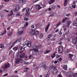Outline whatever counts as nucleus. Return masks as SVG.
<instances>
[{"instance_id": "f257e3e1", "label": "nucleus", "mask_w": 77, "mask_h": 77, "mask_svg": "<svg viewBox=\"0 0 77 77\" xmlns=\"http://www.w3.org/2000/svg\"><path fill=\"white\" fill-rule=\"evenodd\" d=\"M11 65L9 63H5L4 64V65L2 66V68L4 69H8V68L10 67Z\"/></svg>"}, {"instance_id": "f03ea898", "label": "nucleus", "mask_w": 77, "mask_h": 77, "mask_svg": "<svg viewBox=\"0 0 77 77\" xmlns=\"http://www.w3.org/2000/svg\"><path fill=\"white\" fill-rule=\"evenodd\" d=\"M26 45V47H28L30 48L32 47V45L30 44V42L29 41H26L24 42L23 44V46Z\"/></svg>"}, {"instance_id": "7ed1b4c3", "label": "nucleus", "mask_w": 77, "mask_h": 77, "mask_svg": "<svg viewBox=\"0 0 77 77\" xmlns=\"http://www.w3.org/2000/svg\"><path fill=\"white\" fill-rule=\"evenodd\" d=\"M45 62L44 61L42 62V63L40 64V66H41V67H42L44 69H47L48 67L45 64Z\"/></svg>"}, {"instance_id": "20e7f679", "label": "nucleus", "mask_w": 77, "mask_h": 77, "mask_svg": "<svg viewBox=\"0 0 77 77\" xmlns=\"http://www.w3.org/2000/svg\"><path fill=\"white\" fill-rule=\"evenodd\" d=\"M32 48H33L34 50H38L40 49V47L39 46H37L35 45H34L32 46Z\"/></svg>"}, {"instance_id": "39448f33", "label": "nucleus", "mask_w": 77, "mask_h": 77, "mask_svg": "<svg viewBox=\"0 0 77 77\" xmlns=\"http://www.w3.org/2000/svg\"><path fill=\"white\" fill-rule=\"evenodd\" d=\"M57 71H58V70L57 69L54 68L52 70L51 72L52 74L56 75H57Z\"/></svg>"}, {"instance_id": "423d86ee", "label": "nucleus", "mask_w": 77, "mask_h": 77, "mask_svg": "<svg viewBox=\"0 0 77 77\" xmlns=\"http://www.w3.org/2000/svg\"><path fill=\"white\" fill-rule=\"evenodd\" d=\"M19 8L20 7L19 5H16L15 7V8L14 9V12H17V11H19Z\"/></svg>"}, {"instance_id": "0eeeda50", "label": "nucleus", "mask_w": 77, "mask_h": 77, "mask_svg": "<svg viewBox=\"0 0 77 77\" xmlns=\"http://www.w3.org/2000/svg\"><path fill=\"white\" fill-rule=\"evenodd\" d=\"M71 51V50L67 49L64 52V54H67L69 53H70V52Z\"/></svg>"}, {"instance_id": "6e6552de", "label": "nucleus", "mask_w": 77, "mask_h": 77, "mask_svg": "<svg viewBox=\"0 0 77 77\" xmlns=\"http://www.w3.org/2000/svg\"><path fill=\"white\" fill-rule=\"evenodd\" d=\"M50 24H48L46 26L45 28V32H48V28L50 26Z\"/></svg>"}, {"instance_id": "1a4fd4ad", "label": "nucleus", "mask_w": 77, "mask_h": 77, "mask_svg": "<svg viewBox=\"0 0 77 77\" xmlns=\"http://www.w3.org/2000/svg\"><path fill=\"white\" fill-rule=\"evenodd\" d=\"M31 30L32 31H30L29 32L30 35L31 36H33V35H34V33H33V31H34L35 30V29H31Z\"/></svg>"}, {"instance_id": "9d476101", "label": "nucleus", "mask_w": 77, "mask_h": 77, "mask_svg": "<svg viewBox=\"0 0 77 77\" xmlns=\"http://www.w3.org/2000/svg\"><path fill=\"white\" fill-rule=\"evenodd\" d=\"M13 10H11V11L10 13H9V14H8V17H10V16H12V15H13L14 14V12H13Z\"/></svg>"}, {"instance_id": "9b49d317", "label": "nucleus", "mask_w": 77, "mask_h": 77, "mask_svg": "<svg viewBox=\"0 0 77 77\" xmlns=\"http://www.w3.org/2000/svg\"><path fill=\"white\" fill-rule=\"evenodd\" d=\"M35 8L37 10H39L41 9H42V7H41L39 5H36Z\"/></svg>"}, {"instance_id": "f8f14e48", "label": "nucleus", "mask_w": 77, "mask_h": 77, "mask_svg": "<svg viewBox=\"0 0 77 77\" xmlns=\"http://www.w3.org/2000/svg\"><path fill=\"white\" fill-rule=\"evenodd\" d=\"M22 59H20L19 58H17L16 59V63H20V60H21Z\"/></svg>"}, {"instance_id": "ddd939ff", "label": "nucleus", "mask_w": 77, "mask_h": 77, "mask_svg": "<svg viewBox=\"0 0 77 77\" xmlns=\"http://www.w3.org/2000/svg\"><path fill=\"white\" fill-rule=\"evenodd\" d=\"M53 36V34H49L47 37V40L48 41L50 39V37Z\"/></svg>"}, {"instance_id": "4468645a", "label": "nucleus", "mask_w": 77, "mask_h": 77, "mask_svg": "<svg viewBox=\"0 0 77 77\" xmlns=\"http://www.w3.org/2000/svg\"><path fill=\"white\" fill-rule=\"evenodd\" d=\"M34 35H35V36H37V35H39V32L38 31H35L34 32Z\"/></svg>"}, {"instance_id": "2eb2a0df", "label": "nucleus", "mask_w": 77, "mask_h": 77, "mask_svg": "<svg viewBox=\"0 0 77 77\" xmlns=\"http://www.w3.org/2000/svg\"><path fill=\"white\" fill-rule=\"evenodd\" d=\"M24 56H25V53H23L22 55H21L20 56V59H21V60H22V59H23V58H24Z\"/></svg>"}, {"instance_id": "dca6fc26", "label": "nucleus", "mask_w": 77, "mask_h": 77, "mask_svg": "<svg viewBox=\"0 0 77 77\" xmlns=\"http://www.w3.org/2000/svg\"><path fill=\"white\" fill-rule=\"evenodd\" d=\"M54 1H55V0H49L48 1V3L49 5H51V4L54 3Z\"/></svg>"}, {"instance_id": "f3484780", "label": "nucleus", "mask_w": 77, "mask_h": 77, "mask_svg": "<svg viewBox=\"0 0 77 77\" xmlns=\"http://www.w3.org/2000/svg\"><path fill=\"white\" fill-rule=\"evenodd\" d=\"M68 56L69 59H71L73 57V55L72 54H69Z\"/></svg>"}, {"instance_id": "a211bd4d", "label": "nucleus", "mask_w": 77, "mask_h": 77, "mask_svg": "<svg viewBox=\"0 0 77 77\" xmlns=\"http://www.w3.org/2000/svg\"><path fill=\"white\" fill-rule=\"evenodd\" d=\"M23 33H24L23 31H20L18 32V34L19 35H22Z\"/></svg>"}, {"instance_id": "6ab92c4d", "label": "nucleus", "mask_w": 77, "mask_h": 77, "mask_svg": "<svg viewBox=\"0 0 77 77\" xmlns=\"http://www.w3.org/2000/svg\"><path fill=\"white\" fill-rule=\"evenodd\" d=\"M50 51H51L50 50L48 51V50H46L44 51V54H47V53H50Z\"/></svg>"}, {"instance_id": "aec40b11", "label": "nucleus", "mask_w": 77, "mask_h": 77, "mask_svg": "<svg viewBox=\"0 0 77 77\" xmlns=\"http://www.w3.org/2000/svg\"><path fill=\"white\" fill-rule=\"evenodd\" d=\"M13 50H14V51H17L18 49V46L17 47H15L14 48H13Z\"/></svg>"}, {"instance_id": "412c9836", "label": "nucleus", "mask_w": 77, "mask_h": 77, "mask_svg": "<svg viewBox=\"0 0 77 77\" xmlns=\"http://www.w3.org/2000/svg\"><path fill=\"white\" fill-rule=\"evenodd\" d=\"M67 67H68L67 66V65H64L63 66V68L64 70H67Z\"/></svg>"}, {"instance_id": "4be33fe9", "label": "nucleus", "mask_w": 77, "mask_h": 77, "mask_svg": "<svg viewBox=\"0 0 77 77\" xmlns=\"http://www.w3.org/2000/svg\"><path fill=\"white\" fill-rule=\"evenodd\" d=\"M38 51H39L38 50V49H37L36 50H35V54L36 56H38V55H39V52H38Z\"/></svg>"}, {"instance_id": "5701e85b", "label": "nucleus", "mask_w": 77, "mask_h": 77, "mask_svg": "<svg viewBox=\"0 0 77 77\" xmlns=\"http://www.w3.org/2000/svg\"><path fill=\"white\" fill-rule=\"evenodd\" d=\"M71 23H72L71 21L70 20L68 21L67 22V27H69V24H71Z\"/></svg>"}, {"instance_id": "b1692460", "label": "nucleus", "mask_w": 77, "mask_h": 77, "mask_svg": "<svg viewBox=\"0 0 77 77\" xmlns=\"http://www.w3.org/2000/svg\"><path fill=\"white\" fill-rule=\"evenodd\" d=\"M68 0H65L64 2V6H66V5H67V4H68V2H67Z\"/></svg>"}, {"instance_id": "393cba45", "label": "nucleus", "mask_w": 77, "mask_h": 77, "mask_svg": "<svg viewBox=\"0 0 77 77\" xmlns=\"http://www.w3.org/2000/svg\"><path fill=\"white\" fill-rule=\"evenodd\" d=\"M55 54H56V53H53V54H52L51 55V57L52 58V59H53L54 57H55Z\"/></svg>"}, {"instance_id": "a878e982", "label": "nucleus", "mask_w": 77, "mask_h": 77, "mask_svg": "<svg viewBox=\"0 0 77 77\" xmlns=\"http://www.w3.org/2000/svg\"><path fill=\"white\" fill-rule=\"evenodd\" d=\"M68 18L67 17H65V18L63 19L62 21L63 23H65V21H66V20H68Z\"/></svg>"}, {"instance_id": "bb28decb", "label": "nucleus", "mask_w": 77, "mask_h": 77, "mask_svg": "<svg viewBox=\"0 0 77 77\" xmlns=\"http://www.w3.org/2000/svg\"><path fill=\"white\" fill-rule=\"evenodd\" d=\"M50 8H51L52 9H55V5H54L51 6L50 7Z\"/></svg>"}, {"instance_id": "cd10ccee", "label": "nucleus", "mask_w": 77, "mask_h": 77, "mask_svg": "<svg viewBox=\"0 0 77 77\" xmlns=\"http://www.w3.org/2000/svg\"><path fill=\"white\" fill-rule=\"evenodd\" d=\"M68 74L69 76H72L73 75V72H69Z\"/></svg>"}, {"instance_id": "c85d7f7f", "label": "nucleus", "mask_w": 77, "mask_h": 77, "mask_svg": "<svg viewBox=\"0 0 77 77\" xmlns=\"http://www.w3.org/2000/svg\"><path fill=\"white\" fill-rule=\"evenodd\" d=\"M72 44H75V45L77 43V42L75 40V39L74 40H73L72 41Z\"/></svg>"}, {"instance_id": "c756f323", "label": "nucleus", "mask_w": 77, "mask_h": 77, "mask_svg": "<svg viewBox=\"0 0 77 77\" xmlns=\"http://www.w3.org/2000/svg\"><path fill=\"white\" fill-rule=\"evenodd\" d=\"M19 2L20 3H23L25 2V1L24 0H20L19 1Z\"/></svg>"}, {"instance_id": "7c9ffc66", "label": "nucleus", "mask_w": 77, "mask_h": 77, "mask_svg": "<svg viewBox=\"0 0 77 77\" xmlns=\"http://www.w3.org/2000/svg\"><path fill=\"white\" fill-rule=\"evenodd\" d=\"M28 70H29V68H25L24 70V72H27Z\"/></svg>"}, {"instance_id": "2f4dec72", "label": "nucleus", "mask_w": 77, "mask_h": 77, "mask_svg": "<svg viewBox=\"0 0 77 77\" xmlns=\"http://www.w3.org/2000/svg\"><path fill=\"white\" fill-rule=\"evenodd\" d=\"M12 31H10L8 34V36H11V35H12Z\"/></svg>"}, {"instance_id": "473e14b6", "label": "nucleus", "mask_w": 77, "mask_h": 77, "mask_svg": "<svg viewBox=\"0 0 77 77\" xmlns=\"http://www.w3.org/2000/svg\"><path fill=\"white\" fill-rule=\"evenodd\" d=\"M73 25L74 26H76V27H77V23L75 22L74 23H73Z\"/></svg>"}, {"instance_id": "72a5a7b5", "label": "nucleus", "mask_w": 77, "mask_h": 77, "mask_svg": "<svg viewBox=\"0 0 77 77\" xmlns=\"http://www.w3.org/2000/svg\"><path fill=\"white\" fill-rule=\"evenodd\" d=\"M36 50H34V51L32 52V55H35V51Z\"/></svg>"}, {"instance_id": "f704fd0d", "label": "nucleus", "mask_w": 77, "mask_h": 77, "mask_svg": "<svg viewBox=\"0 0 77 77\" xmlns=\"http://www.w3.org/2000/svg\"><path fill=\"white\" fill-rule=\"evenodd\" d=\"M5 47H4V45H2V44H0V48H3Z\"/></svg>"}, {"instance_id": "c9c22d12", "label": "nucleus", "mask_w": 77, "mask_h": 77, "mask_svg": "<svg viewBox=\"0 0 77 77\" xmlns=\"http://www.w3.org/2000/svg\"><path fill=\"white\" fill-rule=\"evenodd\" d=\"M61 24V22H59L57 24H56V26L57 27L58 26H60V24Z\"/></svg>"}, {"instance_id": "e433bc0d", "label": "nucleus", "mask_w": 77, "mask_h": 77, "mask_svg": "<svg viewBox=\"0 0 77 77\" xmlns=\"http://www.w3.org/2000/svg\"><path fill=\"white\" fill-rule=\"evenodd\" d=\"M26 75L27 76V77H29L30 76V72H28V73H27L26 74Z\"/></svg>"}, {"instance_id": "4c0bfd02", "label": "nucleus", "mask_w": 77, "mask_h": 77, "mask_svg": "<svg viewBox=\"0 0 77 77\" xmlns=\"http://www.w3.org/2000/svg\"><path fill=\"white\" fill-rule=\"evenodd\" d=\"M63 27L64 32H65V31L66 30V27L65 26H64Z\"/></svg>"}, {"instance_id": "58836bf2", "label": "nucleus", "mask_w": 77, "mask_h": 77, "mask_svg": "<svg viewBox=\"0 0 77 77\" xmlns=\"http://www.w3.org/2000/svg\"><path fill=\"white\" fill-rule=\"evenodd\" d=\"M54 14V13H53L52 14H51L50 15H49V17H53Z\"/></svg>"}, {"instance_id": "ea45409f", "label": "nucleus", "mask_w": 77, "mask_h": 77, "mask_svg": "<svg viewBox=\"0 0 77 77\" xmlns=\"http://www.w3.org/2000/svg\"><path fill=\"white\" fill-rule=\"evenodd\" d=\"M73 5H75V6H77V1H76L75 2H74L73 3Z\"/></svg>"}, {"instance_id": "a19ab883", "label": "nucleus", "mask_w": 77, "mask_h": 77, "mask_svg": "<svg viewBox=\"0 0 77 77\" xmlns=\"http://www.w3.org/2000/svg\"><path fill=\"white\" fill-rule=\"evenodd\" d=\"M29 11H30V8H27L26 11V13L27 14H28V13H29Z\"/></svg>"}, {"instance_id": "79ce46f5", "label": "nucleus", "mask_w": 77, "mask_h": 77, "mask_svg": "<svg viewBox=\"0 0 77 77\" xmlns=\"http://www.w3.org/2000/svg\"><path fill=\"white\" fill-rule=\"evenodd\" d=\"M75 33L74 32H73L72 34V37H74V36H75Z\"/></svg>"}, {"instance_id": "37998d69", "label": "nucleus", "mask_w": 77, "mask_h": 77, "mask_svg": "<svg viewBox=\"0 0 77 77\" xmlns=\"http://www.w3.org/2000/svg\"><path fill=\"white\" fill-rule=\"evenodd\" d=\"M58 50H63V49L62 48V47H60L58 48Z\"/></svg>"}, {"instance_id": "c03bdc74", "label": "nucleus", "mask_w": 77, "mask_h": 77, "mask_svg": "<svg viewBox=\"0 0 77 77\" xmlns=\"http://www.w3.org/2000/svg\"><path fill=\"white\" fill-rule=\"evenodd\" d=\"M77 76V73H74L73 74V77H76Z\"/></svg>"}, {"instance_id": "a18cd8bd", "label": "nucleus", "mask_w": 77, "mask_h": 77, "mask_svg": "<svg viewBox=\"0 0 77 77\" xmlns=\"http://www.w3.org/2000/svg\"><path fill=\"white\" fill-rule=\"evenodd\" d=\"M12 50H11V51H10L9 54V55H10V54H12Z\"/></svg>"}, {"instance_id": "49530a36", "label": "nucleus", "mask_w": 77, "mask_h": 77, "mask_svg": "<svg viewBox=\"0 0 77 77\" xmlns=\"http://www.w3.org/2000/svg\"><path fill=\"white\" fill-rule=\"evenodd\" d=\"M22 39V38H20L17 40H18V42H20Z\"/></svg>"}, {"instance_id": "de8ad7c7", "label": "nucleus", "mask_w": 77, "mask_h": 77, "mask_svg": "<svg viewBox=\"0 0 77 77\" xmlns=\"http://www.w3.org/2000/svg\"><path fill=\"white\" fill-rule=\"evenodd\" d=\"M20 13H18V14H16V17H18V16H20Z\"/></svg>"}, {"instance_id": "09e8293b", "label": "nucleus", "mask_w": 77, "mask_h": 77, "mask_svg": "<svg viewBox=\"0 0 77 77\" xmlns=\"http://www.w3.org/2000/svg\"><path fill=\"white\" fill-rule=\"evenodd\" d=\"M50 75V74L48 73H47L45 77H49V76Z\"/></svg>"}, {"instance_id": "8fccbe9b", "label": "nucleus", "mask_w": 77, "mask_h": 77, "mask_svg": "<svg viewBox=\"0 0 77 77\" xmlns=\"http://www.w3.org/2000/svg\"><path fill=\"white\" fill-rule=\"evenodd\" d=\"M40 37H43V36H44V35L42 34H41L40 35Z\"/></svg>"}, {"instance_id": "3c124183", "label": "nucleus", "mask_w": 77, "mask_h": 77, "mask_svg": "<svg viewBox=\"0 0 77 77\" xmlns=\"http://www.w3.org/2000/svg\"><path fill=\"white\" fill-rule=\"evenodd\" d=\"M29 20V19L28 18H27L26 17H24V20H25L26 21H27V20Z\"/></svg>"}, {"instance_id": "603ef678", "label": "nucleus", "mask_w": 77, "mask_h": 77, "mask_svg": "<svg viewBox=\"0 0 77 77\" xmlns=\"http://www.w3.org/2000/svg\"><path fill=\"white\" fill-rule=\"evenodd\" d=\"M42 6L43 8H45L46 7V5H42Z\"/></svg>"}, {"instance_id": "864d4df0", "label": "nucleus", "mask_w": 77, "mask_h": 77, "mask_svg": "<svg viewBox=\"0 0 77 77\" xmlns=\"http://www.w3.org/2000/svg\"><path fill=\"white\" fill-rule=\"evenodd\" d=\"M58 51L59 53H62V51H63V50H58Z\"/></svg>"}, {"instance_id": "5fc2aeb1", "label": "nucleus", "mask_w": 77, "mask_h": 77, "mask_svg": "<svg viewBox=\"0 0 77 77\" xmlns=\"http://www.w3.org/2000/svg\"><path fill=\"white\" fill-rule=\"evenodd\" d=\"M72 7L74 9H75V5L73 4V5H72Z\"/></svg>"}, {"instance_id": "6e6d98bb", "label": "nucleus", "mask_w": 77, "mask_h": 77, "mask_svg": "<svg viewBox=\"0 0 77 77\" xmlns=\"http://www.w3.org/2000/svg\"><path fill=\"white\" fill-rule=\"evenodd\" d=\"M18 40H17L16 41H15L13 43V44H15L16 43V42H18Z\"/></svg>"}, {"instance_id": "4d7b16f0", "label": "nucleus", "mask_w": 77, "mask_h": 77, "mask_svg": "<svg viewBox=\"0 0 77 77\" xmlns=\"http://www.w3.org/2000/svg\"><path fill=\"white\" fill-rule=\"evenodd\" d=\"M4 1L5 2H9V0H4Z\"/></svg>"}, {"instance_id": "13d9d810", "label": "nucleus", "mask_w": 77, "mask_h": 77, "mask_svg": "<svg viewBox=\"0 0 77 77\" xmlns=\"http://www.w3.org/2000/svg\"><path fill=\"white\" fill-rule=\"evenodd\" d=\"M26 8H23L22 10V11L24 12V11H25V10H26Z\"/></svg>"}, {"instance_id": "bf43d9fd", "label": "nucleus", "mask_w": 77, "mask_h": 77, "mask_svg": "<svg viewBox=\"0 0 77 77\" xmlns=\"http://www.w3.org/2000/svg\"><path fill=\"white\" fill-rule=\"evenodd\" d=\"M66 41H68V42H69V39L68 38L66 39Z\"/></svg>"}, {"instance_id": "052dcab7", "label": "nucleus", "mask_w": 77, "mask_h": 77, "mask_svg": "<svg viewBox=\"0 0 77 77\" xmlns=\"http://www.w3.org/2000/svg\"><path fill=\"white\" fill-rule=\"evenodd\" d=\"M4 11L5 12H9V11L7 10H4Z\"/></svg>"}, {"instance_id": "680f3d73", "label": "nucleus", "mask_w": 77, "mask_h": 77, "mask_svg": "<svg viewBox=\"0 0 77 77\" xmlns=\"http://www.w3.org/2000/svg\"><path fill=\"white\" fill-rule=\"evenodd\" d=\"M66 16H67V17H69V16H70V13L66 14Z\"/></svg>"}, {"instance_id": "e2e57ef3", "label": "nucleus", "mask_w": 77, "mask_h": 77, "mask_svg": "<svg viewBox=\"0 0 77 77\" xmlns=\"http://www.w3.org/2000/svg\"><path fill=\"white\" fill-rule=\"evenodd\" d=\"M56 58H57V57H59V55L58 54L56 55Z\"/></svg>"}, {"instance_id": "0e129e2a", "label": "nucleus", "mask_w": 77, "mask_h": 77, "mask_svg": "<svg viewBox=\"0 0 77 77\" xmlns=\"http://www.w3.org/2000/svg\"><path fill=\"white\" fill-rule=\"evenodd\" d=\"M6 29H5L4 30V34H6Z\"/></svg>"}, {"instance_id": "69168bd1", "label": "nucleus", "mask_w": 77, "mask_h": 77, "mask_svg": "<svg viewBox=\"0 0 77 77\" xmlns=\"http://www.w3.org/2000/svg\"><path fill=\"white\" fill-rule=\"evenodd\" d=\"M8 75V73H6L4 75V77H5V76H7V75Z\"/></svg>"}, {"instance_id": "338daca9", "label": "nucleus", "mask_w": 77, "mask_h": 77, "mask_svg": "<svg viewBox=\"0 0 77 77\" xmlns=\"http://www.w3.org/2000/svg\"><path fill=\"white\" fill-rule=\"evenodd\" d=\"M12 43V41H11L10 43L8 44V45H10Z\"/></svg>"}, {"instance_id": "774afa93", "label": "nucleus", "mask_w": 77, "mask_h": 77, "mask_svg": "<svg viewBox=\"0 0 77 77\" xmlns=\"http://www.w3.org/2000/svg\"><path fill=\"white\" fill-rule=\"evenodd\" d=\"M62 60V58H60L59 59V61H61V60Z\"/></svg>"}]
</instances>
